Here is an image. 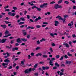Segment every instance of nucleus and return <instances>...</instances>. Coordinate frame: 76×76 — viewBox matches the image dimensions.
Listing matches in <instances>:
<instances>
[{
  "instance_id": "16",
  "label": "nucleus",
  "mask_w": 76,
  "mask_h": 76,
  "mask_svg": "<svg viewBox=\"0 0 76 76\" xmlns=\"http://www.w3.org/2000/svg\"><path fill=\"white\" fill-rule=\"evenodd\" d=\"M55 65L57 67H60V65L57 63L56 62L55 64Z\"/></svg>"
},
{
  "instance_id": "30",
  "label": "nucleus",
  "mask_w": 76,
  "mask_h": 76,
  "mask_svg": "<svg viewBox=\"0 0 76 76\" xmlns=\"http://www.w3.org/2000/svg\"><path fill=\"white\" fill-rule=\"evenodd\" d=\"M64 3L66 4H69V2L67 1H65Z\"/></svg>"
},
{
  "instance_id": "32",
  "label": "nucleus",
  "mask_w": 76,
  "mask_h": 76,
  "mask_svg": "<svg viewBox=\"0 0 76 76\" xmlns=\"http://www.w3.org/2000/svg\"><path fill=\"white\" fill-rule=\"evenodd\" d=\"M24 22H20V23H19V25H23L24 24Z\"/></svg>"
},
{
  "instance_id": "46",
  "label": "nucleus",
  "mask_w": 76,
  "mask_h": 76,
  "mask_svg": "<svg viewBox=\"0 0 76 76\" xmlns=\"http://www.w3.org/2000/svg\"><path fill=\"white\" fill-rule=\"evenodd\" d=\"M64 57L65 58L67 59L68 58V56H67V55H66L64 56Z\"/></svg>"
},
{
  "instance_id": "10",
  "label": "nucleus",
  "mask_w": 76,
  "mask_h": 76,
  "mask_svg": "<svg viewBox=\"0 0 76 76\" xmlns=\"http://www.w3.org/2000/svg\"><path fill=\"white\" fill-rule=\"evenodd\" d=\"M59 20H62L63 23H64V22H65L66 20V19L64 18H59Z\"/></svg>"
},
{
  "instance_id": "4",
  "label": "nucleus",
  "mask_w": 76,
  "mask_h": 76,
  "mask_svg": "<svg viewBox=\"0 0 76 76\" xmlns=\"http://www.w3.org/2000/svg\"><path fill=\"white\" fill-rule=\"evenodd\" d=\"M54 8H55L56 9H57L58 8H62V7L61 6V5L60 6H59V5H58V4H57L55 6Z\"/></svg>"
},
{
  "instance_id": "36",
  "label": "nucleus",
  "mask_w": 76,
  "mask_h": 76,
  "mask_svg": "<svg viewBox=\"0 0 76 76\" xmlns=\"http://www.w3.org/2000/svg\"><path fill=\"white\" fill-rule=\"evenodd\" d=\"M31 36H30V35L28 34L27 36V38H28V39H29L30 38Z\"/></svg>"
},
{
  "instance_id": "8",
  "label": "nucleus",
  "mask_w": 76,
  "mask_h": 76,
  "mask_svg": "<svg viewBox=\"0 0 76 76\" xmlns=\"http://www.w3.org/2000/svg\"><path fill=\"white\" fill-rule=\"evenodd\" d=\"M54 22L55 23L54 24L55 26H58V25L59 24V22L58 21L55 20L54 21Z\"/></svg>"
},
{
  "instance_id": "27",
  "label": "nucleus",
  "mask_w": 76,
  "mask_h": 76,
  "mask_svg": "<svg viewBox=\"0 0 76 76\" xmlns=\"http://www.w3.org/2000/svg\"><path fill=\"white\" fill-rule=\"evenodd\" d=\"M42 57H44V58H47V57H48V56L45 55H42Z\"/></svg>"
},
{
  "instance_id": "38",
  "label": "nucleus",
  "mask_w": 76,
  "mask_h": 76,
  "mask_svg": "<svg viewBox=\"0 0 76 76\" xmlns=\"http://www.w3.org/2000/svg\"><path fill=\"white\" fill-rule=\"evenodd\" d=\"M3 66H5V65H8V63H3L2 64Z\"/></svg>"
},
{
  "instance_id": "23",
  "label": "nucleus",
  "mask_w": 76,
  "mask_h": 76,
  "mask_svg": "<svg viewBox=\"0 0 76 76\" xmlns=\"http://www.w3.org/2000/svg\"><path fill=\"white\" fill-rule=\"evenodd\" d=\"M15 18L16 19H18L19 18V15H17L15 16Z\"/></svg>"
},
{
  "instance_id": "5",
  "label": "nucleus",
  "mask_w": 76,
  "mask_h": 76,
  "mask_svg": "<svg viewBox=\"0 0 76 76\" xmlns=\"http://www.w3.org/2000/svg\"><path fill=\"white\" fill-rule=\"evenodd\" d=\"M6 41H7V39H3L2 40L0 39V43H2V44H3V43H4Z\"/></svg>"
},
{
  "instance_id": "24",
  "label": "nucleus",
  "mask_w": 76,
  "mask_h": 76,
  "mask_svg": "<svg viewBox=\"0 0 76 76\" xmlns=\"http://www.w3.org/2000/svg\"><path fill=\"white\" fill-rule=\"evenodd\" d=\"M46 39L45 38H42L41 40H40V42H42V41H45Z\"/></svg>"
},
{
  "instance_id": "35",
  "label": "nucleus",
  "mask_w": 76,
  "mask_h": 76,
  "mask_svg": "<svg viewBox=\"0 0 76 76\" xmlns=\"http://www.w3.org/2000/svg\"><path fill=\"white\" fill-rule=\"evenodd\" d=\"M37 10L38 11H41V9L39 8H38L37 7Z\"/></svg>"
},
{
  "instance_id": "6",
  "label": "nucleus",
  "mask_w": 76,
  "mask_h": 76,
  "mask_svg": "<svg viewBox=\"0 0 76 76\" xmlns=\"http://www.w3.org/2000/svg\"><path fill=\"white\" fill-rule=\"evenodd\" d=\"M48 4L47 3H44L43 4L41 5L40 6V8H44L45 6H47Z\"/></svg>"
},
{
  "instance_id": "51",
  "label": "nucleus",
  "mask_w": 76,
  "mask_h": 76,
  "mask_svg": "<svg viewBox=\"0 0 76 76\" xmlns=\"http://www.w3.org/2000/svg\"><path fill=\"white\" fill-rule=\"evenodd\" d=\"M63 57H64V56H61V58L60 59V60H63Z\"/></svg>"
},
{
  "instance_id": "57",
  "label": "nucleus",
  "mask_w": 76,
  "mask_h": 76,
  "mask_svg": "<svg viewBox=\"0 0 76 76\" xmlns=\"http://www.w3.org/2000/svg\"><path fill=\"white\" fill-rule=\"evenodd\" d=\"M14 41H15L14 40H12L10 42L11 44H13L14 43Z\"/></svg>"
},
{
  "instance_id": "42",
  "label": "nucleus",
  "mask_w": 76,
  "mask_h": 76,
  "mask_svg": "<svg viewBox=\"0 0 76 76\" xmlns=\"http://www.w3.org/2000/svg\"><path fill=\"white\" fill-rule=\"evenodd\" d=\"M15 15L16 14H15V13H13L11 14V16H15Z\"/></svg>"
},
{
  "instance_id": "34",
  "label": "nucleus",
  "mask_w": 76,
  "mask_h": 76,
  "mask_svg": "<svg viewBox=\"0 0 76 76\" xmlns=\"http://www.w3.org/2000/svg\"><path fill=\"white\" fill-rule=\"evenodd\" d=\"M41 26H40V25H37L36 26V27L37 28H41Z\"/></svg>"
},
{
  "instance_id": "58",
  "label": "nucleus",
  "mask_w": 76,
  "mask_h": 76,
  "mask_svg": "<svg viewBox=\"0 0 76 76\" xmlns=\"http://www.w3.org/2000/svg\"><path fill=\"white\" fill-rule=\"evenodd\" d=\"M52 47H55L56 46V44L54 43H53L52 44Z\"/></svg>"
},
{
  "instance_id": "59",
  "label": "nucleus",
  "mask_w": 76,
  "mask_h": 76,
  "mask_svg": "<svg viewBox=\"0 0 76 76\" xmlns=\"http://www.w3.org/2000/svg\"><path fill=\"white\" fill-rule=\"evenodd\" d=\"M23 34L24 36H25L26 35V32H24L23 33Z\"/></svg>"
},
{
  "instance_id": "37",
  "label": "nucleus",
  "mask_w": 76,
  "mask_h": 76,
  "mask_svg": "<svg viewBox=\"0 0 76 76\" xmlns=\"http://www.w3.org/2000/svg\"><path fill=\"white\" fill-rule=\"evenodd\" d=\"M50 35L52 37H54V34L53 33H50Z\"/></svg>"
},
{
  "instance_id": "55",
  "label": "nucleus",
  "mask_w": 76,
  "mask_h": 76,
  "mask_svg": "<svg viewBox=\"0 0 76 76\" xmlns=\"http://www.w3.org/2000/svg\"><path fill=\"white\" fill-rule=\"evenodd\" d=\"M72 37L73 38H76V36L75 34H74L72 35Z\"/></svg>"
},
{
  "instance_id": "11",
  "label": "nucleus",
  "mask_w": 76,
  "mask_h": 76,
  "mask_svg": "<svg viewBox=\"0 0 76 76\" xmlns=\"http://www.w3.org/2000/svg\"><path fill=\"white\" fill-rule=\"evenodd\" d=\"M16 41L18 43H21V40L20 38H19L17 39Z\"/></svg>"
},
{
  "instance_id": "47",
  "label": "nucleus",
  "mask_w": 76,
  "mask_h": 76,
  "mask_svg": "<svg viewBox=\"0 0 76 76\" xmlns=\"http://www.w3.org/2000/svg\"><path fill=\"white\" fill-rule=\"evenodd\" d=\"M28 4H30V5H31V6H33V5H34V4L33 3L31 4V2H28Z\"/></svg>"
},
{
  "instance_id": "1",
  "label": "nucleus",
  "mask_w": 76,
  "mask_h": 76,
  "mask_svg": "<svg viewBox=\"0 0 76 76\" xmlns=\"http://www.w3.org/2000/svg\"><path fill=\"white\" fill-rule=\"evenodd\" d=\"M31 71H32V68H30L29 69H27L25 70L24 71V73L25 74H28Z\"/></svg>"
},
{
  "instance_id": "28",
  "label": "nucleus",
  "mask_w": 76,
  "mask_h": 76,
  "mask_svg": "<svg viewBox=\"0 0 76 76\" xmlns=\"http://www.w3.org/2000/svg\"><path fill=\"white\" fill-rule=\"evenodd\" d=\"M38 63H36L34 65V68H37V66H38Z\"/></svg>"
},
{
  "instance_id": "18",
  "label": "nucleus",
  "mask_w": 76,
  "mask_h": 76,
  "mask_svg": "<svg viewBox=\"0 0 76 76\" xmlns=\"http://www.w3.org/2000/svg\"><path fill=\"white\" fill-rule=\"evenodd\" d=\"M42 56V53H38L36 55V57H38V56Z\"/></svg>"
},
{
  "instance_id": "25",
  "label": "nucleus",
  "mask_w": 76,
  "mask_h": 76,
  "mask_svg": "<svg viewBox=\"0 0 76 76\" xmlns=\"http://www.w3.org/2000/svg\"><path fill=\"white\" fill-rule=\"evenodd\" d=\"M63 2V0H59L58 2V4H60Z\"/></svg>"
},
{
  "instance_id": "15",
  "label": "nucleus",
  "mask_w": 76,
  "mask_h": 76,
  "mask_svg": "<svg viewBox=\"0 0 76 76\" xmlns=\"http://www.w3.org/2000/svg\"><path fill=\"white\" fill-rule=\"evenodd\" d=\"M1 27H3V29H5L6 28V25H1Z\"/></svg>"
},
{
  "instance_id": "14",
  "label": "nucleus",
  "mask_w": 76,
  "mask_h": 76,
  "mask_svg": "<svg viewBox=\"0 0 76 76\" xmlns=\"http://www.w3.org/2000/svg\"><path fill=\"white\" fill-rule=\"evenodd\" d=\"M15 50H18V48L16 47L12 49V51H15Z\"/></svg>"
},
{
  "instance_id": "54",
  "label": "nucleus",
  "mask_w": 76,
  "mask_h": 76,
  "mask_svg": "<svg viewBox=\"0 0 76 76\" xmlns=\"http://www.w3.org/2000/svg\"><path fill=\"white\" fill-rule=\"evenodd\" d=\"M61 67H65V65L64 64H61Z\"/></svg>"
},
{
  "instance_id": "40",
  "label": "nucleus",
  "mask_w": 76,
  "mask_h": 76,
  "mask_svg": "<svg viewBox=\"0 0 76 76\" xmlns=\"http://www.w3.org/2000/svg\"><path fill=\"white\" fill-rule=\"evenodd\" d=\"M37 44L38 45V44H41V43L40 42H39V40H38L37 42Z\"/></svg>"
},
{
  "instance_id": "7",
  "label": "nucleus",
  "mask_w": 76,
  "mask_h": 76,
  "mask_svg": "<svg viewBox=\"0 0 76 76\" xmlns=\"http://www.w3.org/2000/svg\"><path fill=\"white\" fill-rule=\"evenodd\" d=\"M50 69V67L48 66H46L45 67L44 66H42V69L43 70H48Z\"/></svg>"
},
{
  "instance_id": "41",
  "label": "nucleus",
  "mask_w": 76,
  "mask_h": 76,
  "mask_svg": "<svg viewBox=\"0 0 76 76\" xmlns=\"http://www.w3.org/2000/svg\"><path fill=\"white\" fill-rule=\"evenodd\" d=\"M50 50L51 53H52L53 52V48H50Z\"/></svg>"
},
{
  "instance_id": "61",
  "label": "nucleus",
  "mask_w": 76,
  "mask_h": 76,
  "mask_svg": "<svg viewBox=\"0 0 76 76\" xmlns=\"http://www.w3.org/2000/svg\"><path fill=\"white\" fill-rule=\"evenodd\" d=\"M8 15H10V16H11V15H12V12H9L8 13Z\"/></svg>"
},
{
  "instance_id": "50",
  "label": "nucleus",
  "mask_w": 76,
  "mask_h": 76,
  "mask_svg": "<svg viewBox=\"0 0 76 76\" xmlns=\"http://www.w3.org/2000/svg\"><path fill=\"white\" fill-rule=\"evenodd\" d=\"M13 9L14 10H18V8L16 7H13Z\"/></svg>"
},
{
  "instance_id": "56",
  "label": "nucleus",
  "mask_w": 76,
  "mask_h": 76,
  "mask_svg": "<svg viewBox=\"0 0 76 76\" xmlns=\"http://www.w3.org/2000/svg\"><path fill=\"white\" fill-rule=\"evenodd\" d=\"M34 75L36 76H38V72L35 73H34Z\"/></svg>"
},
{
  "instance_id": "9",
  "label": "nucleus",
  "mask_w": 76,
  "mask_h": 76,
  "mask_svg": "<svg viewBox=\"0 0 76 76\" xmlns=\"http://www.w3.org/2000/svg\"><path fill=\"white\" fill-rule=\"evenodd\" d=\"M40 19H41V18L40 17V16H39L37 18L35 19L34 22H37L38 20H40Z\"/></svg>"
},
{
  "instance_id": "2",
  "label": "nucleus",
  "mask_w": 76,
  "mask_h": 76,
  "mask_svg": "<svg viewBox=\"0 0 76 76\" xmlns=\"http://www.w3.org/2000/svg\"><path fill=\"white\" fill-rule=\"evenodd\" d=\"M51 60H50L49 63V64L50 65V66H54V64H53V61H54V60H55V59L54 58H51Z\"/></svg>"
},
{
  "instance_id": "52",
  "label": "nucleus",
  "mask_w": 76,
  "mask_h": 76,
  "mask_svg": "<svg viewBox=\"0 0 76 76\" xmlns=\"http://www.w3.org/2000/svg\"><path fill=\"white\" fill-rule=\"evenodd\" d=\"M27 19H30V16H29V15H27Z\"/></svg>"
},
{
  "instance_id": "33",
  "label": "nucleus",
  "mask_w": 76,
  "mask_h": 76,
  "mask_svg": "<svg viewBox=\"0 0 76 76\" xmlns=\"http://www.w3.org/2000/svg\"><path fill=\"white\" fill-rule=\"evenodd\" d=\"M64 75V74L63 72H61L59 74V75H60V76H62V75Z\"/></svg>"
},
{
  "instance_id": "3",
  "label": "nucleus",
  "mask_w": 76,
  "mask_h": 76,
  "mask_svg": "<svg viewBox=\"0 0 76 76\" xmlns=\"http://www.w3.org/2000/svg\"><path fill=\"white\" fill-rule=\"evenodd\" d=\"M25 60L24 59H23V61H22L21 62V66L23 67H26V66L25 65V63H24V62H25Z\"/></svg>"
},
{
  "instance_id": "60",
  "label": "nucleus",
  "mask_w": 76,
  "mask_h": 76,
  "mask_svg": "<svg viewBox=\"0 0 76 76\" xmlns=\"http://www.w3.org/2000/svg\"><path fill=\"white\" fill-rule=\"evenodd\" d=\"M12 66H11L9 67L8 69H12Z\"/></svg>"
},
{
  "instance_id": "29",
  "label": "nucleus",
  "mask_w": 76,
  "mask_h": 76,
  "mask_svg": "<svg viewBox=\"0 0 76 76\" xmlns=\"http://www.w3.org/2000/svg\"><path fill=\"white\" fill-rule=\"evenodd\" d=\"M20 20H22V21H25V18L22 17L20 18Z\"/></svg>"
},
{
  "instance_id": "21",
  "label": "nucleus",
  "mask_w": 76,
  "mask_h": 76,
  "mask_svg": "<svg viewBox=\"0 0 76 76\" xmlns=\"http://www.w3.org/2000/svg\"><path fill=\"white\" fill-rule=\"evenodd\" d=\"M34 28V27H31L30 26H28L26 28V29L27 30V29H33Z\"/></svg>"
},
{
  "instance_id": "64",
  "label": "nucleus",
  "mask_w": 76,
  "mask_h": 76,
  "mask_svg": "<svg viewBox=\"0 0 76 76\" xmlns=\"http://www.w3.org/2000/svg\"><path fill=\"white\" fill-rule=\"evenodd\" d=\"M19 43H16L15 44V45L16 46H19Z\"/></svg>"
},
{
  "instance_id": "62",
  "label": "nucleus",
  "mask_w": 76,
  "mask_h": 76,
  "mask_svg": "<svg viewBox=\"0 0 76 76\" xmlns=\"http://www.w3.org/2000/svg\"><path fill=\"white\" fill-rule=\"evenodd\" d=\"M21 53V52H20H20H18L17 54V55H19V54H20Z\"/></svg>"
},
{
  "instance_id": "63",
  "label": "nucleus",
  "mask_w": 76,
  "mask_h": 76,
  "mask_svg": "<svg viewBox=\"0 0 76 76\" xmlns=\"http://www.w3.org/2000/svg\"><path fill=\"white\" fill-rule=\"evenodd\" d=\"M31 56H34V53H31Z\"/></svg>"
},
{
  "instance_id": "39",
  "label": "nucleus",
  "mask_w": 76,
  "mask_h": 76,
  "mask_svg": "<svg viewBox=\"0 0 76 76\" xmlns=\"http://www.w3.org/2000/svg\"><path fill=\"white\" fill-rule=\"evenodd\" d=\"M57 69V67L56 66H54L53 68V70H56V69Z\"/></svg>"
},
{
  "instance_id": "48",
  "label": "nucleus",
  "mask_w": 76,
  "mask_h": 76,
  "mask_svg": "<svg viewBox=\"0 0 76 76\" xmlns=\"http://www.w3.org/2000/svg\"><path fill=\"white\" fill-rule=\"evenodd\" d=\"M6 24H8V23H10V22L8 21H5Z\"/></svg>"
},
{
  "instance_id": "22",
  "label": "nucleus",
  "mask_w": 76,
  "mask_h": 76,
  "mask_svg": "<svg viewBox=\"0 0 76 76\" xmlns=\"http://www.w3.org/2000/svg\"><path fill=\"white\" fill-rule=\"evenodd\" d=\"M69 17V15H64V19H66V18H68Z\"/></svg>"
},
{
  "instance_id": "44",
  "label": "nucleus",
  "mask_w": 76,
  "mask_h": 76,
  "mask_svg": "<svg viewBox=\"0 0 76 76\" xmlns=\"http://www.w3.org/2000/svg\"><path fill=\"white\" fill-rule=\"evenodd\" d=\"M59 57H60V55H57L56 56V58H59Z\"/></svg>"
},
{
  "instance_id": "19",
  "label": "nucleus",
  "mask_w": 76,
  "mask_h": 76,
  "mask_svg": "<svg viewBox=\"0 0 76 76\" xmlns=\"http://www.w3.org/2000/svg\"><path fill=\"white\" fill-rule=\"evenodd\" d=\"M67 55L69 56V57H72L73 55L72 54H70V52H68Z\"/></svg>"
},
{
  "instance_id": "53",
  "label": "nucleus",
  "mask_w": 76,
  "mask_h": 76,
  "mask_svg": "<svg viewBox=\"0 0 76 76\" xmlns=\"http://www.w3.org/2000/svg\"><path fill=\"white\" fill-rule=\"evenodd\" d=\"M61 18V16H60V15H58L56 17V19H58V18Z\"/></svg>"
},
{
  "instance_id": "49",
  "label": "nucleus",
  "mask_w": 76,
  "mask_h": 76,
  "mask_svg": "<svg viewBox=\"0 0 76 76\" xmlns=\"http://www.w3.org/2000/svg\"><path fill=\"white\" fill-rule=\"evenodd\" d=\"M9 34V31L6 30L5 32V34Z\"/></svg>"
},
{
  "instance_id": "43",
  "label": "nucleus",
  "mask_w": 76,
  "mask_h": 76,
  "mask_svg": "<svg viewBox=\"0 0 76 76\" xmlns=\"http://www.w3.org/2000/svg\"><path fill=\"white\" fill-rule=\"evenodd\" d=\"M6 54L7 55V56L8 57H9L10 56V54L8 52H7L6 53Z\"/></svg>"
},
{
  "instance_id": "31",
  "label": "nucleus",
  "mask_w": 76,
  "mask_h": 76,
  "mask_svg": "<svg viewBox=\"0 0 76 76\" xmlns=\"http://www.w3.org/2000/svg\"><path fill=\"white\" fill-rule=\"evenodd\" d=\"M37 7L35 5H34L32 7V9H37Z\"/></svg>"
},
{
  "instance_id": "26",
  "label": "nucleus",
  "mask_w": 76,
  "mask_h": 76,
  "mask_svg": "<svg viewBox=\"0 0 76 76\" xmlns=\"http://www.w3.org/2000/svg\"><path fill=\"white\" fill-rule=\"evenodd\" d=\"M72 42L71 41L69 42V45H70V46H71V47H73V45H72Z\"/></svg>"
},
{
  "instance_id": "17",
  "label": "nucleus",
  "mask_w": 76,
  "mask_h": 76,
  "mask_svg": "<svg viewBox=\"0 0 76 76\" xmlns=\"http://www.w3.org/2000/svg\"><path fill=\"white\" fill-rule=\"evenodd\" d=\"M66 63L68 64H71V61H66Z\"/></svg>"
},
{
  "instance_id": "45",
  "label": "nucleus",
  "mask_w": 76,
  "mask_h": 76,
  "mask_svg": "<svg viewBox=\"0 0 76 76\" xmlns=\"http://www.w3.org/2000/svg\"><path fill=\"white\" fill-rule=\"evenodd\" d=\"M40 49V47H37L35 49L36 50H38Z\"/></svg>"
},
{
  "instance_id": "12",
  "label": "nucleus",
  "mask_w": 76,
  "mask_h": 76,
  "mask_svg": "<svg viewBox=\"0 0 76 76\" xmlns=\"http://www.w3.org/2000/svg\"><path fill=\"white\" fill-rule=\"evenodd\" d=\"M21 40L22 41H23V42H26L28 41V39L26 38H21Z\"/></svg>"
},
{
  "instance_id": "20",
  "label": "nucleus",
  "mask_w": 76,
  "mask_h": 76,
  "mask_svg": "<svg viewBox=\"0 0 76 76\" xmlns=\"http://www.w3.org/2000/svg\"><path fill=\"white\" fill-rule=\"evenodd\" d=\"M4 62H6V63H9L10 62V60L7 59H6L5 60H4Z\"/></svg>"
},
{
  "instance_id": "13",
  "label": "nucleus",
  "mask_w": 76,
  "mask_h": 76,
  "mask_svg": "<svg viewBox=\"0 0 76 76\" xmlns=\"http://www.w3.org/2000/svg\"><path fill=\"white\" fill-rule=\"evenodd\" d=\"M64 45H65L66 47L67 48V47H69V45L67 43H64L63 44Z\"/></svg>"
}]
</instances>
